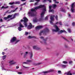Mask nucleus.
Listing matches in <instances>:
<instances>
[{
	"label": "nucleus",
	"mask_w": 75,
	"mask_h": 75,
	"mask_svg": "<svg viewBox=\"0 0 75 75\" xmlns=\"http://www.w3.org/2000/svg\"><path fill=\"white\" fill-rule=\"evenodd\" d=\"M49 31V30L47 28H46L45 30H42L40 31V33H39V35H42V33H44V34H45V33H47Z\"/></svg>",
	"instance_id": "nucleus-4"
},
{
	"label": "nucleus",
	"mask_w": 75,
	"mask_h": 75,
	"mask_svg": "<svg viewBox=\"0 0 75 75\" xmlns=\"http://www.w3.org/2000/svg\"><path fill=\"white\" fill-rule=\"evenodd\" d=\"M45 20H48V16H47V17L45 18Z\"/></svg>",
	"instance_id": "nucleus-49"
},
{
	"label": "nucleus",
	"mask_w": 75,
	"mask_h": 75,
	"mask_svg": "<svg viewBox=\"0 0 75 75\" xmlns=\"http://www.w3.org/2000/svg\"><path fill=\"white\" fill-rule=\"evenodd\" d=\"M18 68H19V67L18 66H16V69H18Z\"/></svg>",
	"instance_id": "nucleus-52"
},
{
	"label": "nucleus",
	"mask_w": 75,
	"mask_h": 75,
	"mask_svg": "<svg viewBox=\"0 0 75 75\" xmlns=\"http://www.w3.org/2000/svg\"><path fill=\"white\" fill-rule=\"evenodd\" d=\"M63 38L64 39V40H65V41H68V40H67V39H66V38H65L64 37H63Z\"/></svg>",
	"instance_id": "nucleus-41"
},
{
	"label": "nucleus",
	"mask_w": 75,
	"mask_h": 75,
	"mask_svg": "<svg viewBox=\"0 0 75 75\" xmlns=\"http://www.w3.org/2000/svg\"><path fill=\"white\" fill-rule=\"evenodd\" d=\"M9 63L11 64V65H14L16 64L17 63L16 62H14V60H12L9 61Z\"/></svg>",
	"instance_id": "nucleus-9"
},
{
	"label": "nucleus",
	"mask_w": 75,
	"mask_h": 75,
	"mask_svg": "<svg viewBox=\"0 0 75 75\" xmlns=\"http://www.w3.org/2000/svg\"><path fill=\"white\" fill-rule=\"evenodd\" d=\"M63 11H64V12H65V11L64 10H63Z\"/></svg>",
	"instance_id": "nucleus-60"
},
{
	"label": "nucleus",
	"mask_w": 75,
	"mask_h": 75,
	"mask_svg": "<svg viewBox=\"0 0 75 75\" xmlns=\"http://www.w3.org/2000/svg\"><path fill=\"white\" fill-rule=\"evenodd\" d=\"M0 22H2V21H3V19H1L0 20Z\"/></svg>",
	"instance_id": "nucleus-50"
},
{
	"label": "nucleus",
	"mask_w": 75,
	"mask_h": 75,
	"mask_svg": "<svg viewBox=\"0 0 75 75\" xmlns=\"http://www.w3.org/2000/svg\"><path fill=\"white\" fill-rule=\"evenodd\" d=\"M36 1H37V2H38V1H40V0H36Z\"/></svg>",
	"instance_id": "nucleus-55"
},
{
	"label": "nucleus",
	"mask_w": 75,
	"mask_h": 75,
	"mask_svg": "<svg viewBox=\"0 0 75 75\" xmlns=\"http://www.w3.org/2000/svg\"><path fill=\"white\" fill-rule=\"evenodd\" d=\"M20 1H16L15 2H13L12 3L10 2L9 3V4H10V5H12L13 4H20Z\"/></svg>",
	"instance_id": "nucleus-5"
},
{
	"label": "nucleus",
	"mask_w": 75,
	"mask_h": 75,
	"mask_svg": "<svg viewBox=\"0 0 75 75\" xmlns=\"http://www.w3.org/2000/svg\"><path fill=\"white\" fill-rule=\"evenodd\" d=\"M23 19L24 20L22 19L21 20V22H23V21L24 23H23V24L24 25L25 27H27V22L28 21V19L26 17H24Z\"/></svg>",
	"instance_id": "nucleus-3"
},
{
	"label": "nucleus",
	"mask_w": 75,
	"mask_h": 75,
	"mask_svg": "<svg viewBox=\"0 0 75 75\" xmlns=\"http://www.w3.org/2000/svg\"><path fill=\"white\" fill-rule=\"evenodd\" d=\"M34 6H38V2H35L34 4Z\"/></svg>",
	"instance_id": "nucleus-30"
},
{
	"label": "nucleus",
	"mask_w": 75,
	"mask_h": 75,
	"mask_svg": "<svg viewBox=\"0 0 75 75\" xmlns=\"http://www.w3.org/2000/svg\"><path fill=\"white\" fill-rule=\"evenodd\" d=\"M53 71L54 70L50 69L47 71L43 72L42 73H44L45 74H47V73H49V72H53Z\"/></svg>",
	"instance_id": "nucleus-8"
},
{
	"label": "nucleus",
	"mask_w": 75,
	"mask_h": 75,
	"mask_svg": "<svg viewBox=\"0 0 75 75\" xmlns=\"http://www.w3.org/2000/svg\"><path fill=\"white\" fill-rule=\"evenodd\" d=\"M64 74H66V75H72V74L71 73L70 71H69L67 73H64Z\"/></svg>",
	"instance_id": "nucleus-17"
},
{
	"label": "nucleus",
	"mask_w": 75,
	"mask_h": 75,
	"mask_svg": "<svg viewBox=\"0 0 75 75\" xmlns=\"http://www.w3.org/2000/svg\"><path fill=\"white\" fill-rule=\"evenodd\" d=\"M23 4H21V6H23Z\"/></svg>",
	"instance_id": "nucleus-58"
},
{
	"label": "nucleus",
	"mask_w": 75,
	"mask_h": 75,
	"mask_svg": "<svg viewBox=\"0 0 75 75\" xmlns=\"http://www.w3.org/2000/svg\"><path fill=\"white\" fill-rule=\"evenodd\" d=\"M6 55H4L2 57V59H3V60H4L5 59H6Z\"/></svg>",
	"instance_id": "nucleus-23"
},
{
	"label": "nucleus",
	"mask_w": 75,
	"mask_h": 75,
	"mask_svg": "<svg viewBox=\"0 0 75 75\" xmlns=\"http://www.w3.org/2000/svg\"><path fill=\"white\" fill-rule=\"evenodd\" d=\"M40 8H43L42 12L41 14V17L39 20H38L37 18L33 20V21L34 23L38 22V21H41L43 20V17H44V14H45V12L46 11V7L45 6V5H40L38 6L35 7V8H32L30 9V11H29L28 13L29 16H30L31 17L34 16L35 14H34L33 12L35 11V10H37V9Z\"/></svg>",
	"instance_id": "nucleus-1"
},
{
	"label": "nucleus",
	"mask_w": 75,
	"mask_h": 75,
	"mask_svg": "<svg viewBox=\"0 0 75 75\" xmlns=\"http://www.w3.org/2000/svg\"><path fill=\"white\" fill-rule=\"evenodd\" d=\"M58 73L59 74H61V71H58Z\"/></svg>",
	"instance_id": "nucleus-45"
},
{
	"label": "nucleus",
	"mask_w": 75,
	"mask_h": 75,
	"mask_svg": "<svg viewBox=\"0 0 75 75\" xmlns=\"http://www.w3.org/2000/svg\"><path fill=\"white\" fill-rule=\"evenodd\" d=\"M55 16L54 15H51L50 16V20L51 21H50V23L52 25H54V27L56 29H52V30L53 31H54V32H58L59 31V29L58 28V26L57 25V24H59V22H57L55 23V24L54 25V23H53V22L52 21H54V17Z\"/></svg>",
	"instance_id": "nucleus-2"
},
{
	"label": "nucleus",
	"mask_w": 75,
	"mask_h": 75,
	"mask_svg": "<svg viewBox=\"0 0 75 75\" xmlns=\"http://www.w3.org/2000/svg\"><path fill=\"white\" fill-rule=\"evenodd\" d=\"M21 22H20L19 23V27H21V28H23L24 27V26L23 25L21 24Z\"/></svg>",
	"instance_id": "nucleus-25"
},
{
	"label": "nucleus",
	"mask_w": 75,
	"mask_h": 75,
	"mask_svg": "<svg viewBox=\"0 0 75 75\" xmlns=\"http://www.w3.org/2000/svg\"><path fill=\"white\" fill-rule=\"evenodd\" d=\"M18 30H19V31H20L22 30V29H21V28L20 27H19L18 28Z\"/></svg>",
	"instance_id": "nucleus-31"
},
{
	"label": "nucleus",
	"mask_w": 75,
	"mask_h": 75,
	"mask_svg": "<svg viewBox=\"0 0 75 75\" xmlns=\"http://www.w3.org/2000/svg\"><path fill=\"white\" fill-rule=\"evenodd\" d=\"M28 38H35L36 37H34V36H29L28 37Z\"/></svg>",
	"instance_id": "nucleus-24"
},
{
	"label": "nucleus",
	"mask_w": 75,
	"mask_h": 75,
	"mask_svg": "<svg viewBox=\"0 0 75 75\" xmlns=\"http://www.w3.org/2000/svg\"><path fill=\"white\" fill-rule=\"evenodd\" d=\"M23 64H28V63L27 62H24L23 63Z\"/></svg>",
	"instance_id": "nucleus-54"
},
{
	"label": "nucleus",
	"mask_w": 75,
	"mask_h": 75,
	"mask_svg": "<svg viewBox=\"0 0 75 75\" xmlns=\"http://www.w3.org/2000/svg\"><path fill=\"white\" fill-rule=\"evenodd\" d=\"M4 19L5 20H8V19L7 17H5L4 18Z\"/></svg>",
	"instance_id": "nucleus-35"
},
{
	"label": "nucleus",
	"mask_w": 75,
	"mask_h": 75,
	"mask_svg": "<svg viewBox=\"0 0 75 75\" xmlns=\"http://www.w3.org/2000/svg\"><path fill=\"white\" fill-rule=\"evenodd\" d=\"M69 17H71V15H70V14H69Z\"/></svg>",
	"instance_id": "nucleus-57"
},
{
	"label": "nucleus",
	"mask_w": 75,
	"mask_h": 75,
	"mask_svg": "<svg viewBox=\"0 0 75 75\" xmlns=\"http://www.w3.org/2000/svg\"><path fill=\"white\" fill-rule=\"evenodd\" d=\"M67 9H68V10H69V8H67Z\"/></svg>",
	"instance_id": "nucleus-64"
},
{
	"label": "nucleus",
	"mask_w": 75,
	"mask_h": 75,
	"mask_svg": "<svg viewBox=\"0 0 75 75\" xmlns=\"http://www.w3.org/2000/svg\"><path fill=\"white\" fill-rule=\"evenodd\" d=\"M59 24L60 25H62V22H59Z\"/></svg>",
	"instance_id": "nucleus-38"
},
{
	"label": "nucleus",
	"mask_w": 75,
	"mask_h": 75,
	"mask_svg": "<svg viewBox=\"0 0 75 75\" xmlns=\"http://www.w3.org/2000/svg\"><path fill=\"white\" fill-rule=\"evenodd\" d=\"M12 16H13V15H9L8 16V17H7L8 18H11V17H12Z\"/></svg>",
	"instance_id": "nucleus-29"
},
{
	"label": "nucleus",
	"mask_w": 75,
	"mask_h": 75,
	"mask_svg": "<svg viewBox=\"0 0 75 75\" xmlns=\"http://www.w3.org/2000/svg\"><path fill=\"white\" fill-rule=\"evenodd\" d=\"M60 66L62 68H65L67 67V65H66L61 64Z\"/></svg>",
	"instance_id": "nucleus-19"
},
{
	"label": "nucleus",
	"mask_w": 75,
	"mask_h": 75,
	"mask_svg": "<svg viewBox=\"0 0 75 75\" xmlns=\"http://www.w3.org/2000/svg\"><path fill=\"white\" fill-rule=\"evenodd\" d=\"M25 35H28V33L27 32H25Z\"/></svg>",
	"instance_id": "nucleus-39"
},
{
	"label": "nucleus",
	"mask_w": 75,
	"mask_h": 75,
	"mask_svg": "<svg viewBox=\"0 0 75 75\" xmlns=\"http://www.w3.org/2000/svg\"><path fill=\"white\" fill-rule=\"evenodd\" d=\"M51 7H52V6H49V12H54V10L51 9Z\"/></svg>",
	"instance_id": "nucleus-14"
},
{
	"label": "nucleus",
	"mask_w": 75,
	"mask_h": 75,
	"mask_svg": "<svg viewBox=\"0 0 75 75\" xmlns=\"http://www.w3.org/2000/svg\"><path fill=\"white\" fill-rule=\"evenodd\" d=\"M26 0H21V1H25Z\"/></svg>",
	"instance_id": "nucleus-56"
},
{
	"label": "nucleus",
	"mask_w": 75,
	"mask_h": 75,
	"mask_svg": "<svg viewBox=\"0 0 75 75\" xmlns=\"http://www.w3.org/2000/svg\"><path fill=\"white\" fill-rule=\"evenodd\" d=\"M30 25H29L27 27L28 29H31L33 27H34V25H32L31 24V23H30Z\"/></svg>",
	"instance_id": "nucleus-11"
},
{
	"label": "nucleus",
	"mask_w": 75,
	"mask_h": 75,
	"mask_svg": "<svg viewBox=\"0 0 75 75\" xmlns=\"http://www.w3.org/2000/svg\"><path fill=\"white\" fill-rule=\"evenodd\" d=\"M40 39H42V40H43V43H44V44H47V42H46V41H47V40H45V39H44V37H43L42 36H41L40 37Z\"/></svg>",
	"instance_id": "nucleus-7"
},
{
	"label": "nucleus",
	"mask_w": 75,
	"mask_h": 75,
	"mask_svg": "<svg viewBox=\"0 0 75 75\" xmlns=\"http://www.w3.org/2000/svg\"><path fill=\"white\" fill-rule=\"evenodd\" d=\"M17 14L15 13L13 15V17L11 18V19L12 20V19H14V18H16V16H17Z\"/></svg>",
	"instance_id": "nucleus-20"
},
{
	"label": "nucleus",
	"mask_w": 75,
	"mask_h": 75,
	"mask_svg": "<svg viewBox=\"0 0 75 75\" xmlns=\"http://www.w3.org/2000/svg\"><path fill=\"white\" fill-rule=\"evenodd\" d=\"M19 41H20V40H17L16 41V42H15V44H17V43L18 42H19Z\"/></svg>",
	"instance_id": "nucleus-33"
},
{
	"label": "nucleus",
	"mask_w": 75,
	"mask_h": 75,
	"mask_svg": "<svg viewBox=\"0 0 75 75\" xmlns=\"http://www.w3.org/2000/svg\"><path fill=\"white\" fill-rule=\"evenodd\" d=\"M53 1H54V3L55 4H58L59 3V2H57V1H56V0H54Z\"/></svg>",
	"instance_id": "nucleus-32"
},
{
	"label": "nucleus",
	"mask_w": 75,
	"mask_h": 75,
	"mask_svg": "<svg viewBox=\"0 0 75 75\" xmlns=\"http://www.w3.org/2000/svg\"><path fill=\"white\" fill-rule=\"evenodd\" d=\"M2 55H4V54H5V52H2Z\"/></svg>",
	"instance_id": "nucleus-48"
},
{
	"label": "nucleus",
	"mask_w": 75,
	"mask_h": 75,
	"mask_svg": "<svg viewBox=\"0 0 75 75\" xmlns=\"http://www.w3.org/2000/svg\"><path fill=\"white\" fill-rule=\"evenodd\" d=\"M21 55H23V53H21Z\"/></svg>",
	"instance_id": "nucleus-59"
},
{
	"label": "nucleus",
	"mask_w": 75,
	"mask_h": 75,
	"mask_svg": "<svg viewBox=\"0 0 75 75\" xmlns=\"http://www.w3.org/2000/svg\"><path fill=\"white\" fill-rule=\"evenodd\" d=\"M18 9V8H16L14 10H12L10 12L8 13H13L15 12L16 10H17Z\"/></svg>",
	"instance_id": "nucleus-18"
},
{
	"label": "nucleus",
	"mask_w": 75,
	"mask_h": 75,
	"mask_svg": "<svg viewBox=\"0 0 75 75\" xmlns=\"http://www.w3.org/2000/svg\"><path fill=\"white\" fill-rule=\"evenodd\" d=\"M23 5H25V3H24L23 4Z\"/></svg>",
	"instance_id": "nucleus-61"
},
{
	"label": "nucleus",
	"mask_w": 75,
	"mask_h": 75,
	"mask_svg": "<svg viewBox=\"0 0 75 75\" xmlns=\"http://www.w3.org/2000/svg\"><path fill=\"white\" fill-rule=\"evenodd\" d=\"M1 67H2V70H5V71H8V69H4V68L5 67V66L3 64L1 65Z\"/></svg>",
	"instance_id": "nucleus-15"
},
{
	"label": "nucleus",
	"mask_w": 75,
	"mask_h": 75,
	"mask_svg": "<svg viewBox=\"0 0 75 75\" xmlns=\"http://www.w3.org/2000/svg\"><path fill=\"white\" fill-rule=\"evenodd\" d=\"M7 50H8L7 48H6V49H4V51H7Z\"/></svg>",
	"instance_id": "nucleus-51"
},
{
	"label": "nucleus",
	"mask_w": 75,
	"mask_h": 75,
	"mask_svg": "<svg viewBox=\"0 0 75 75\" xmlns=\"http://www.w3.org/2000/svg\"><path fill=\"white\" fill-rule=\"evenodd\" d=\"M40 64H42V63L40 62L38 63H35L33 64V65H40Z\"/></svg>",
	"instance_id": "nucleus-21"
},
{
	"label": "nucleus",
	"mask_w": 75,
	"mask_h": 75,
	"mask_svg": "<svg viewBox=\"0 0 75 75\" xmlns=\"http://www.w3.org/2000/svg\"><path fill=\"white\" fill-rule=\"evenodd\" d=\"M30 59L32 58V57H33V53L32 52L30 53Z\"/></svg>",
	"instance_id": "nucleus-27"
},
{
	"label": "nucleus",
	"mask_w": 75,
	"mask_h": 75,
	"mask_svg": "<svg viewBox=\"0 0 75 75\" xmlns=\"http://www.w3.org/2000/svg\"><path fill=\"white\" fill-rule=\"evenodd\" d=\"M33 49L36 50H40V48H39L38 46H33Z\"/></svg>",
	"instance_id": "nucleus-12"
},
{
	"label": "nucleus",
	"mask_w": 75,
	"mask_h": 75,
	"mask_svg": "<svg viewBox=\"0 0 75 75\" xmlns=\"http://www.w3.org/2000/svg\"><path fill=\"white\" fill-rule=\"evenodd\" d=\"M26 62H31V60H28L26 61Z\"/></svg>",
	"instance_id": "nucleus-37"
},
{
	"label": "nucleus",
	"mask_w": 75,
	"mask_h": 75,
	"mask_svg": "<svg viewBox=\"0 0 75 75\" xmlns=\"http://www.w3.org/2000/svg\"><path fill=\"white\" fill-rule=\"evenodd\" d=\"M71 40H72V41H73V39H71Z\"/></svg>",
	"instance_id": "nucleus-63"
},
{
	"label": "nucleus",
	"mask_w": 75,
	"mask_h": 75,
	"mask_svg": "<svg viewBox=\"0 0 75 75\" xmlns=\"http://www.w3.org/2000/svg\"><path fill=\"white\" fill-rule=\"evenodd\" d=\"M23 68H26V69H28V68H29V67H25V66H23Z\"/></svg>",
	"instance_id": "nucleus-44"
},
{
	"label": "nucleus",
	"mask_w": 75,
	"mask_h": 75,
	"mask_svg": "<svg viewBox=\"0 0 75 75\" xmlns=\"http://www.w3.org/2000/svg\"><path fill=\"white\" fill-rule=\"evenodd\" d=\"M72 24V25H73V26H74V25H75V22H73Z\"/></svg>",
	"instance_id": "nucleus-42"
},
{
	"label": "nucleus",
	"mask_w": 75,
	"mask_h": 75,
	"mask_svg": "<svg viewBox=\"0 0 75 75\" xmlns=\"http://www.w3.org/2000/svg\"><path fill=\"white\" fill-rule=\"evenodd\" d=\"M63 63L64 64H67L68 62L67 61H64L63 62Z\"/></svg>",
	"instance_id": "nucleus-34"
},
{
	"label": "nucleus",
	"mask_w": 75,
	"mask_h": 75,
	"mask_svg": "<svg viewBox=\"0 0 75 75\" xmlns=\"http://www.w3.org/2000/svg\"><path fill=\"white\" fill-rule=\"evenodd\" d=\"M55 18L56 20H58V16L57 15L56 16Z\"/></svg>",
	"instance_id": "nucleus-40"
},
{
	"label": "nucleus",
	"mask_w": 75,
	"mask_h": 75,
	"mask_svg": "<svg viewBox=\"0 0 75 75\" xmlns=\"http://www.w3.org/2000/svg\"><path fill=\"white\" fill-rule=\"evenodd\" d=\"M17 73H18V74H22V72H18Z\"/></svg>",
	"instance_id": "nucleus-46"
},
{
	"label": "nucleus",
	"mask_w": 75,
	"mask_h": 75,
	"mask_svg": "<svg viewBox=\"0 0 75 75\" xmlns=\"http://www.w3.org/2000/svg\"><path fill=\"white\" fill-rule=\"evenodd\" d=\"M67 30L70 33H71V30L70 29H67Z\"/></svg>",
	"instance_id": "nucleus-36"
},
{
	"label": "nucleus",
	"mask_w": 75,
	"mask_h": 75,
	"mask_svg": "<svg viewBox=\"0 0 75 75\" xmlns=\"http://www.w3.org/2000/svg\"><path fill=\"white\" fill-rule=\"evenodd\" d=\"M28 53V52H25V54L24 55V56H23L24 58H25V57H26V56L27 55V54Z\"/></svg>",
	"instance_id": "nucleus-22"
},
{
	"label": "nucleus",
	"mask_w": 75,
	"mask_h": 75,
	"mask_svg": "<svg viewBox=\"0 0 75 75\" xmlns=\"http://www.w3.org/2000/svg\"><path fill=\"white\" fill-rule=\"evenodd\" d=\"M69 62V64H72V61H70Z\"/></svg>",
	"instance_id": "nucleus-43"
},
{
	"label": "nucleus",
	"mask_w": 75,
	"mask_h": 75,
	"mask_svg": "<svg viewBox=\"0 0 75 75\" xmlns=\"http://www.w3.org/2000/svg\"><path fill=\"white\" fill-rule=\"evenodd\" d=\"M47 1H48L49 3H51V0H44L43 1L44 2H46Z\"/></svg>",
	"instance_id": "nucleus-28"
},
{
	"label": "nucleus",
	"mask_w": 75,
	"mask_h": 75,
	"mask_svg": "<svg viewBox=\"0 0 75 75\" xmlns=\"http://www.w3.org/2000/svg\"><path fill=\"white\" fill-rule=\"evenodd\" d=\"M8 8V6H3L1 8L0 10H1L2 8Z\"/></svg>",
	"instance_id": "nucleus-16"
},
{
	"label": "nucleus",
	"mask_w": 75,
	"mask_h": 75,
	"mask_svg": "<svg viewBox=\"0 0 75 75\" xmlns=\"http://www.w3.org/2000/svg\"><path fill=\"white\" fill-rule=\"evenodd\" d=\"M62 33H67V32H66L65 30H61L59 32H58V34H62Z\"/></svg>",
	"instance_id": "nucleus-13"
},
{
	"label": "nucleus",
	"mask_w": 75,
	"mask_h": 75,
	"mask_svg": "<svg viewBox=\"0 0 75 75\" xmlns=\"http://www.w3.org/2000/svg\"><path fill=\"white\" fill-rule=\"evenodd\" d=\"M52 7H53V8H55V7H57V5H56V4H53L52 6Z\"/></svg>",
	"instance_id": "nucleus-26"
},
{
	"label": "nucleus",
	"mask_w": 75,
	"mask_h": 75,
	"mask_svg": "<svg viewBox=\"0 0 75 75\" xmlns=\"http://www.w3.org/2000/svg\"><path fill=\"white\" fill-rule=\"evenodd\" d=\"M17 40L16 38L15 37H13L11 40L10 42H15L16 40Z\"/></svg>",
	"instance_id": "nucleus-6"
},
{
	"label": "nucleus",
	"mask_w": 75,
	"mask_h": 75,
	"mask_svg": "<svg viewBox=\"0 0 75 75\" xmlns=\"http://www.w3.org/2000/svg\"><path fill=\"white\" fill-rule=\"evenodd\" d=\"M43 27V26L42 25H39L36 27V30H40V29L42 28Z\"/></svg>",
	"instance_id": "nucleus-10"
},
{
	"label": "nucleus",
	"mask_w": 75,
	"mask_h": 75,
	"mask_svg": "<svg viewBox=\"0 0 75 75\" xmlns=\"http://www.w3.org/2000/svg\"><path fill=\"white\" fill-rule=\"evenodd\" d=\"M11 8H14V6H11Z\"/></svg>",
	"instance_id": "nucleus-47"
},
{
	"label": "nucleus",
	"mask_w": 75,
	"mask_h": 75,
	"mask_svg": "<svg viewBox=\"0 0 75 75\" xmlns=\"http://www.w3.org/2000/svg\"><path fill=\"white\" fill-rule=\"evenodd\" d=\"M22 10V8H20V10Z\"/></svg>",
	"instance_id": "nucleus-62"
},
{
	"label": "nucleus",
	"mask_w": 75,
	"mask_h": 75,
	"mask_svg": "<svg viewBox=\"0 0 75 75\" xmlns=\"http://www.w3.org/2000/svg\"><path fill=\"white\" fill-rule=\"evenodd\" d=\"M34 1H33V0H30V2H33Z\"/></svg>",
	"instance_id": "nucleus-53"
}]
</instances>
